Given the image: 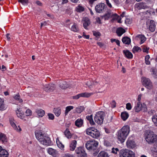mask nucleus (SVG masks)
<instances>
[{"mask_svg":"<svg viewBox=\"0 0 157 157\" xmlns=\"http://www.w3.org/2000/svg\"><path fill=\"white\" fill-rule=\"evenodd\" d=\"M130 132V127L128 125L123 126L117 132V139L121 143H123Z\"/></svg>","mask_w":157,"mask_h":157,"instance_id":"nucleus-1","label":"nucleus"},{"mask_svg":"<svg viewBox=\"0 0 157 157\" xmlns=\"http://www.w3.org/2000/svg\"><path fill=\"white\" fill-rule=\"evenodd\" d=\"M144 136L146 141L149 144L153 143L157 141V135L152 131H147Z\"/></svg>","mask_w":157,"mask_h":157,"instance_id":"nucleus-2","label":"nucleus"},{"mask_svg":"<svg viewBox=\"0 0 157 157\" xmlns=\"http://www.w3.org/2000/svg\"><path fill=\"white\" fill-rule=\"evenodd\" d=\"M86 133L87 135L95 139L98 138L100 135L99 131L97 129L93 127L87 128L86 130Z\"/></svg>","mask_w":157,"mask_h":157,"instance_id":"nucleus-3","label":"nucleus"},{"mask_svg":"<svg viewBox=\"0 0 157 157\" xmlns=\"http://www.w3.org/2000/svg\"><path fill=\"white\" fill-rule=\"evenodd\" d=\"M98 144L97 141L93 140L87 141L85 144V146L87 149L94 151L97 149Z\"/></svg>","mask_w":157,"mask_h":157,"instance_id":"nucleus-4","label":"nucleus"},{"mask_svg":"<svg viewBox=\"0 0 157 157\" xmlns=\"http://www.w3.org/2000/svg\"><path fill=\"white\" fill-rule=\"evenodd\" d=\"M119 155V157H135L134 152L127 149L121 150Z\"/></svg>","mask_w":157,"mask_h":157,"instance_id":"nucleus-5","label":"nucleus"},{"mask_svg":"<svg viewBox=\"0 0 157 157\" xmlns=\"http://www.w3.org/2000/svg\"><path fill=\"white\" fill-rule=\"evenodd\" d=\"M141 80L142 85L147 89L151 90L153 89V84L149 78L143 77L141 78Z\"/></svg>","mask_w":157,"mask_h":157,"instance_id":"nucleus-6","label":"nucleus"},{"mask_svg":"<svg viewBox=\"0 0 157 157\" xmlns=\"http://www.w3.org/2000/svg\"><path fill=\"white\" fill-rule=\"evenodd\" d=\"M104 116L105 113L103 112H98L96 113L94 118L95 122L98 124L101 125L103 123Z\"/></svg>","mask_w":157,"mask_h":157,"instance_id":"nucleus-7","label":"nucleus"},{"mask_svg":"<svg viewBox=\"0 0 157 157\" xmlns=\"http://www.w3.org/2000/svg\"><path fill=\"white\" fill-rule=\"evenodd\" d=\"M143 109L144 111H145L147 109V106L144 103H143L142 104L139 102L136 103L134 108V110L135 112L138 113Z\"/></svg>","mask_w":157,"mask_h":157,"instance_id":"nucleus-8","label":"nucleus"},{"mask_svg":"<svg viewBox=\"0 0 157 157\" xmlns=\"http://www.w3.org/2000/svg\"><path fill=\"white\" fill-rule=\"evenodd\" d=\"M37 140L40 144L45 145H49L51 143L50 139L48 136L45 135L43 138H40L37 136Z\"/></svg>","mask_w":157,"mask_h":157,"instance_id":"nucleus-9","label":"nucleus"},{"mask_svg":"<svg viewBox=\"0 0 157 157\" xmlns=\"http://www.w3.org/2000/svg\"><path fill=\"white\" fill-rule=\"evenodd\" d=\"M75 153L78 157H86L87 154L84 148L81 147H77L75 150Z\"/></svg>","mask_w":157,"mask_h":157,"instance_id":"nucleus-10","label":"nucleus"},{"mask_svg":"<svg viewBox=\"0 0 157 157\" xmlns=\"http://www.w3.org/2000/svg\"><path fill=\"white\" fill-rule=\"evenodd\" d=\"M126 145L127 148L131 149L135 148L136 146L134 141L130 138H128L127 140Z\"/></svg>","mask_w":157,"mask_h":157,"instance_id":"nucleus-11","label":"nucleus"},{"mask_svg":"<svg viewBox=\"0 0 157 157\" xmlns=\"http://www.w3.org/2000/svg\"><path fill=\"white\" fill-rule=\"evenodd\" d=\"M146 26L147 28H149L151 31L153 32L155 31V22L153 20L147 21Z\"/></svg>","mask_w":157,"mask_h":157,"instance_id":"nucleus-12","label":"nucleus"},{"mask_svg":"<svg viewBox=\"0 0 157 157\" xmlns=\"http://www.w3.org/2000/svg\"><path fill=\"white\" fill-rule=\"evenodd\" d=\"M25 109L26 108H20L18 109L16 111V113L17 117L21 119H23L25 117V114L24 113V110L23 111L24 109Z\"/></svg>","mask_w":157,"mask_h":157,"instance_id":"nucleus-13","label":"nucleus"},{"mask_svg":"<svg viewBox=\"0 0 157 157\" xmlns=\"http://www.w3.org/2000/svg\"><path fill=\"white\" fill-rule=\"evenodd\" d=\"M135 8L138 10L145 9L148 8L146 4L144 2H140L137 3L135 4Z\"/></svg>","mask_w":157,"mask_h":157,"instance_id":"nucleus-14","label":"nucleus"},{"mask_svg":"<svg viewBox=\"0 0 157 157\" xmlns=\"http://www.w3.org/2000/svg\"><path fill=\"white\" fill-rule=\"evenodd\" d=\"M135 40L137 41H140V44L143 43L146 40L145 36L143 35H139L136 36L135 37Z\"/></svg>","mask_w":157,"mask_h":157,"instance_id":"nucleus-15","label":"nucleus"},{"mask_svg":"<svg viewBox=\"0 0 157 157\" xmlns=\"http://www.w3.org/2000/svg\"><path fill=\"white\" fill-rule=\"evenodd\" d=\"M105 4L103 3H100L95 7L96 11L98 13L101 12L104 9Z\"/></svg>","mask_w":157,"mask_h":157,"instance_id":"nucleus-16","label":"nucleus"},{"mask_svg":"<svg viewBox=\"0 0 157 157\" xmlns=\"http://www.w3.org/2000/svg\"><path fill=\"white\" fill-rule=\"evenodd\" d=\"M10 122L11 125L13 127L15 130H16L17 132H20L21 131V129L19 126H18L17 127L16 125L14 122V120L13 118H11L10 120Z\"/></svg>","mask_w":157,"mask_h":157,"instance_id":"nucleus-17","label":"nucleus"},{"mask_svg":"<svg viewBox=\"0 0 157 157\" xmlns=\"http://www.w3.org/2000/svg\"><path fill=\"white\" fill-rule=\"evenodd\" d=\"M55 88V85L52 83L46 85L44 86V89L45 91H52Z\"/></svg>","mask_w":157,"mask_h":157,"instance_id":"nucleus-18","label":"nucleus"},{"mask_svg":"<svg viewBox=\"0 0 157 157\" xmlns=\"http://www.w3.org/2000/svg\"><path fill=\"white\" fill-rule=\"evenodd\" d=\"M82 22L83 23V25L84 27L86 29H87V27L90 24V22L89 19L87 17H85L83 18Z\"/></svg>","mask_w":157,"mask_h":157,"instance_id":"nucleus-19","label":"nucleus"},{"mask_svg":"<svg viewBox=\"0 0 157 157\" xmlns=\"http://www.w3.org/2000/svg\"><path fill=\"white\" fill-rule=\"evenodd\" d=\"M7 106L5 104L3 99L0 98V110L4 111L7 108Z\"/></svg>","mask_w":157,"mask_h":157,"instance_id":"nucleus-20","label":"nucleus"},{"mask_svg":"<svg viewBox=\"0 0 157 157\" xmlns=\"http://www.w3.org/2000/svg\"><path fill=\"white\" fill-rule=\"evenodd\" d=\"M111 18H112V20L114 21L116 20L118 23H121V17L118 16L116 13H112V16Z\"/></svg>","mask_w":157,"mask_h":157,"instance_id":"nucleus-21","label":"nucleus"},{"mask_svg":"<svg viewBox=\"0 0 157 157\" xmlns=\"http://www.w3.org/2000/svg\"><path fill=\"white\" fill-rule=\"evenodd\" d=\"M8 155V152L0 146V157H7Z\"/></svg>","mask_w":157,"mask_h":157,"instance_id":"nucleus-22","label":"nucleus"},{"mask_svg":"<svg viewBox=\"0 0 157 157\" xmlns=\"http://www.w3.org/2000/svg\"><path fill=\"white\" fill-rule=\"evenodd\" d=\"M77 141L76 140L71 141L70 143V149L71 151H73L77 145Z\"/></svg>","mask_w":157,"mask_h":157,"instance_id":"nucleus-23","label":"nucleus"},{"mask_svg":"<svg viewBox=\"0 0 157 157\" xmlns=\"http://www.w3.org/2000/svg\"><path fill=\"white\" fill-rule=\"evenodd\" d=\"M123 53L125 57L128 59H131L132 58V54L127 50H124L123 51Z\"/></svg>","mask_w":157,"mask_h":157,"instance_id":"nucleus-24","label":"nucleus"},{"mask_svg":"<svg viewBox=\"0 0 157 157\" xmlns=\"http://www.w3.org/2000/svg\"><path fill=\"white\" fill-rule=\"evenodd\" d=\"M59 87L63 89H65L69 87L68 84L65 81H61L59 82Z\"/></svg>","mask_w":157,"mask_h":157,"instance_id":"nucleus-25","label":"nucleus"},{"mask_svg":"<svg viewBox=\"0 0 157 157\" xmlns=\"http://www.w3.org/2000/svg\"><path fill=\"white\" fill-rule=\"evenodd\" d=\"M129 114L126 112H123L121 113V117L124 121H126L129 117Z\"/></svg>","mask_w":157,"mask_h":157,"instance_id":"nucleus-26","label":"nucleus"},{"mask_svg":"<svg viewBox=\"0 0 157 157\" xmlns=\"http://www.w3.org/2000/svg\"><path fill=\"white\" fill-rule=\"evenodd\" d=\"M125 32V30L122 28H119L116 30V33L118 36H121L122 34Z\"/></svg>","mask_w":157,"mask_h":157,"instance_id":"nucleus-27","label":"nucleus"},{"mask_svg":"<svg viewBox=\"0 0 157 157\" xmlns=\"http://www.w3.org/2000/svg\"><path fill=\"white\" fill-rule=\"evenodd\" d=\"M53 112L55 115L57 117H59L61 113V109L60 107L55 108L53 110Z\"/></svg>","mask_w":157,"mask_h":157,"instance_id":"nucleus-28","label":"nucleus"},{"mask_svg":"<svg viewBox=\"0 0 157 157\" xmlns=\"http://www.w3.org/2000/svg\"><path fill=\"white\" fill-rule=\"evenodd\" d=\"M122 40L123 43L128 45L130 44L131 41L130 39L127 36L123 37Z\"/></svg>","mask_w":157,"mask_h":157,"instance_id":"nucleus-29","label":"nucleus"},{"mask_svg":"<svg viewBox=\"0 0 157 157\" xmlns=\"http://www.w3.org/2000/svg\"><path fill=\"white\" fill-rule=\"evenodd\" d=\"M36 112L37 113V115L40 117L43 116L45 114L44 111L41 109H37L36 110Z\"/></svg>","mask_w":157,"mask_h":157,"instance_id":"nucleus-30","label":"nucleus"},{"mask_svg":"<svg viewBox=\"0 0 157 157\" xmlns=\"http://www.w3.org/2000/svg\"><path fill=\"white\" fill-rule=\"evenodd\" d=\"M83 121L81 119H78L75 121V125L76 126L80 127L83 124Z\"/></svg>","mask_w":157,"mask_h":157,"instance_id":"nucleus-31","label":"nucleus"},{"mask_svg":"<svg viewBox=\"0 0 157 157\" xmlns=\"http://www.w3.org/2000/svg\"><path fill=\"white\" fill-rule=\"evenodd\" d=\"M71 30L74 32H77L79 31V28L77 24L74 23L71 28Z\"/></svg>","mask_w":157,"mask_h":157,"instance_id":"nucleus-32","label":"nucleus"},{"mask_svg":"<svg viewBox=\"0 0 157 157\" xmlns=\"http://www.w3.org/2000/svg\"><path fill=\"white\" fill-rule=\"evenodd\" d=\"M141 51V48L137 46H134L132 49V52L133 53L140 52Z\"/></svg>","mask_w":157,"mask_h":157,"instance_id":"nucleus-33","label":"nucleus"},{"mask_svg":"<svg viewBox=\"0 0 157 157\" xmlns=\"http://www.w3.org/2000/svg\"><path fill=\"white\" fill-rule=\"evenodd\" d=\"M48 152L50 155L54 156L56 153V151L51 148H49L47 150Z\"/></svg>","mask_w":157,"mask_h":157,"instance_id":"nucleus-34","label":"nucleus"},{"mask_svg":"<svg viewBox=\"0 0 157 157\" xmlns=\"http://www.w3.org/2000/svg\"><path fill=\"white\" fill-rule=\"evenodd\" d=\"M35 136L37 140V136H38L40 137V138H43L44 136L45 135L44 133H43L42 132L40 131H36L35 132Z\"/></svg>","mask_w":157,"mask_h":157,"instance_id":"nucleus-35","label":"nucleus"},{"mask_svg":"<svg viewBox=\"0 0 157 157\" xmlns=\"http://www.w3.org/2000/svg\"><path fill=\"white\" fill-rule=\"evenodd\" d=\"M74 107L72 106H68L66 108V109L64 113L65 115L67 116L68 113L72 109H73Z\"/></svg>","mask_w":157,"mask_h":157,"instance_id":"nucleus-36","label":"nucleus"},{"mask_svg":"<svg viewBox=\"0 0 157 157\" xmlns=\"http://www.w3.org/2000/svg\"><path fill=\"white\" fill-rule=\"evenodd\" d=\"M98 157H108V155L106 152L101 151L98 155Z\"/></svg>","mask_w":157,"mask_h":157,"instance_id":"nucleus-37","label":"nucleus"},{"mask_svg":"<svg viewBox=\"0 0 157 157\" xmlns=\"http://www.w3.org/2000/svg\"><path fill=\"white\" fill-rule=\"evenodd\" d=\"M112 16V13L110 12H108L105 13L102 16L105 20H108L109 18H111Z\"/></svg>","mask_w":157,"mask_h":157,"instance_id":"nucleus-38","label":"nucleus"},{"mask_svg":"<svg viewBox=\"0 0 157 157\" xmlns=\"http://www.w3.org/2000/svg\"><path fill=\"white\" fill-rule=\"evenodd\" d=\"M84 109L83 106H80L77 107L75 110V112L77 113H81Z\"/></svg>","mask_w":157,"mask_h":157,"instance_id":"nucleus-39","label":"nucleus"},{"mask_svg":"<svg viewBox=\"0 0 157 157\" xmlns=\"http://www.w3.org/2000/svg\"><path fill=\"white\" fill-rule=\"evenodd\" d=\"M143 52L147 53H148L149 48L145 45H143L141 46Z\"/></svg>","mask_w":157,"mask_h":157,"instance_id":"nucleus-40","label":"nucleus"},{"mask_svg":"<svg viewBox=\"0 0 157 157\" xmlns=\"http://www.w3.org/2000/svg\"><path fill=\"white\" fill-rule=\"evenodd\" d=\"M81 97L88 98L93 94L87 92L80 94Z\"/></svg>","mask_w":157,"mask_h":157,"instance_id":"nucleus-41","label":"nucleus"},{"mask_svg":"<svg viewBox=\"0 0 157 157\" xmlns=\"http://www.w3.org/2000/svg\"><path fill=\"white\" fill-rule=\"evenodd\" d=\"M75 9L77 12H81L84 10V8L80 5L76 7Z\"/></svg>","mask_w":157,"mask_h":157,"instance_id":"nucleus-42","label":"nucleus"},{"mask_svg":"<svg viewBox=\"0 0 157 157\" xmlns=\"http://www.w3.org/2000/svg\"><path fill=\"white\" fill-rule=\"evenodd\" d=\"M150 56L149 55H147L145 56V63L147 65H149L150 64Z\"/></svg>","mask_w":157,"mask_h":157,"instance_id":"nucleus-43","label":"nucleus"},{"mask_svg":"<svg viewBox=\"0 0 157 157\" xmlns=\"http://www.w3.org/2000/svg\"><path fill=\"white\" fill-rule=\"evenodd\" d=\"M65 135L68 138H70L71 137V134L68 129H67L65 131Z\"/></svg>","mask_w":157,"mask_h":157,"instance_id":"nucleus-44","label":"nucleus"},{"mask_svg":"<svg viewBox=\"0 0 157 157\" xmlns=\"http://www.w3.org/2000/svg\"><path fill=\"white\" fill-rule=\"evenodd\" d=\"M56 143L58 147L60 149H62L64 147V145L60 142L59 140L57 139Z\"/></svg>","mask_w":157,"mask_h":157,"instance_id":"nucleus-45","label":"nucleus"},{"mask_svg":"<svg viewBox=\"0 0 157 157\" xmlns=\"http://www.w3.org/2000/svg\"><path fill=\"white\" fill-rule=\"evenodd\" d=\"M152 120L155 125L157 126V116L156 115L153 116L152 117Z\"/></svg>","mask_w":157,"mask_h":157,"instance_id":"nucleus-46","label":"nucleus"},{"mask_svg":"<svg viewBox=\"0 0 157 157\" xmlns=\"http://www.w3.org/2000/svg\"><path fill=\"white\" fill-rule=\"evenodd\" d=\"M0 138L2 142L6 141V135L2 133H1L0 135Z\"/></svg>","mask_w":157,"mask_h":157,"instance_id":"nucleus-47","label":"nucleus"},{"mask_svg":"<svg viewBox=\"0 0 157 157\" xmlns=\"http://www.w3.org/2000/svg\"><path fill=\"white\" fill-rule=\"evenodd\" d=\"M14 99L16 100L17 101H18L19 102H22V100L20 98V95H17L14 97Z\"/></svg>","mask_w":157,"mask_h":157,"instance_id":"nucleus-48","label":"nucleus"},{"mask_svg":"<svg viewBox=\"0 0 157 157\" xmlns=\"http://www.w3.org/2000/svg\"><path fill=\"white\" fill-rule=\"evenodd\" d=\"M18 2L24 5H27L29 2L28 0H18Z\"/></svg>","mask_w":157,"mask_h":157,"instance_id":"nucleus-49","label":"nucleus"},{"mask_svg":"<svg viewBox=\"0 0 157 157\" xmlns=\"http://www.w3.org/2000/svg\"><path fill=\"white\" fill-rule=\"evenodd\" d=\"M25 113L26 116H30L32 114V112L29 109H28L26 110V112H25Z\"/></svg>","mask_w":157,"mask_h":157,"instance_id":"nucleus-50","label":"nucleus"},{"mask_svg":"<svg viewBox=\"0 0 157 157\" xmlns=\"http://www.w3.org/2000/svg\"><path fill=\"white\" fill-rule=\"evenodd\" d=\"M105 2L106 5L108 7L110 8H113L109 0H105Z\"/></svg>","mask_w":157,"mask_h":157,"instance_id":"nucleus-51","label":"nucleus"},{"mask_svg":"<svg viewBox=\"0 0 157 157\" xmlns=\"http://www.w3.org/2000/svg\"><path fill=\"white\" fill-rule=\"evenodd\" d=\"M151 151H153V154H157V146H155L153 147Z\"/></svg>","mask_w":157,"mask_h":157,"instance_id":"nucleus-52","label":"nucleus"},{"mask_svg":"<svg viewBox=\"0 0 157 157\" xmlns=\"http://www.w3.org/2000/svg\"><path fill=\"white\" fill-rule=\"evenodd\" d=\"M132 106L131 104L129 103H127L126 105V108L128 110H130L132 109Z\"/></svg>","mask_w":157,"mask_h":157,"instance_id":"nucleus-53","label":"nucleus"},{"mask_svg":"<svg viewBox=\"0 0 157 157\" xmlns=\"http://www.w3.org/2000/svg\"><path fill=\"white\" fill-rule=\"evenodd\" d=\"M49 119L53 120L54 119V116L52 113H48V114Z\"/></svg>","mask_w":157,"mask_h":157,"instance_id":"nucleus-54","label":"nucleus"},{"mask_svg":"<svg viewBox=\"0 0 157 157\" xmlns=\"http://www.w3.org/2000/svg\"><path fill=\"white\" fill-rule=\"evenodd\" d=\"M94 35L96 37L99 36H101V33L98 32H93Z\"/></svg>","mask_w":157,"mask_h":157,"instance_id":"nucleus-55","label":"nucleus"},{"mask_svg":"<svg viewBox=\"0 0 157 157\" xmlns=\"http://www.w3.org/2000/svg\"><path fill=\"white\" fill-rule=\"evenodd\" d=\"M81 97L80 94H78L76 95L73 96V98L74 99H78Z\"/></svg>","mask_w":157,"mask_h":157,"instance_id":"nucleus-56","label":"nucleus"},{"mask_svg":"<svg viewBox=\"0 0 157 157\" xmlns=\"http://www.w3.org/2000/svg\"><path fill=\"white\" fill-rule=\"evenodd\" d=\"M119 151V150L118 148H116L115 149H113L112 151V153H114L115 154H117V152H118Z\"/></svg>","mask_w":157,"mask_h":157,"instance_id":"nucleus-57","label":"nucleus"},{"mask_svg":"<svg viewBox=\"0 0 157 157\" xmlns=\"http://www.w3.org/2000/svg\"><path fill=\"white\" fill-rule=\"evenodd\" d=\"M86 118L89 121L93 119L92 115H90V116H87L86 117Z\"/></svg>","mask_w":157,"mask_h":157,"instance_id":"nucleus-58","label":"nucleus"},{"mask_svg":"<svg viewBox=\"0 0 157 157\" xmlns=\"http://www.w3.org/2000/svg\"><path fill=\"white\" fill-rule=\"evenodd\" d=\"M142 96V95L141 94H140L138 97V98L137 99V102H140V101L141 100V98Z\"/></svg>","mask_w":157,"mask_h":157,"instance_id":"nucleus-59","label":"nucleus"},{"mask_svg":"<svg viewBox=\"0 0 157 157\" xmlns=\"http://www.w3.org/2000/svg\"><path fill=\"white\" fill-rule=\"evenodd\" d=\"M96 22L99 24H101V22L100 18L99 17H97L96 18Z\"/></svg>","mask_w":157,"mask_h":157,"instance_id":"nucleus-60","label":"nucleus"},{"mask_svg":"<svg viewBox=\"0 0 157 157\" xmlns=\"http://www.w3.org/2000/svg\"><path fill=\"white\" fill-rule=\"evenodd\" d=\"M82 36L84 37L86 39H89V35H86L84 32H83Z\"/></svg>","mask_w":157,"mask_h":157,"instance_id":"nucleus-61","label":"nucleus"},{"mask_svg":"<svg viewBox=\"0 0 157 157\" xmlns=\"http://www.w3.org/2000/svg\"><path fill=\"white\" fill-rule=\"evenodd\" d=\"M64 157H74L73 155L69 154H65Z\"/></svg>","mask_w":157,"mask_h":157,"instance_id":"nucleus-62","label":"nucleus"},{"mask_svg":"<svg viewBox=\"0 0 157 157\" xmlns=\"http://www.w3.org/2000/svg\"><path fill=\"white\" fill-rule=\"evenodd\" d=\"M91 125H94L95 124V123L94 122L93 119L89 121Z\"/></svg>","mask_w":157,"mask_h":157,"instance_id":"nucleus-63","label":"nucleus"},{"mask_svg":"<svg viewBox=\"0 0 157 157\" xmlns=\"http://www.w3.org/2000/svg\"><path fill=\"white\" fill-rule=\"evenodd\" d=\"M112 105L113 107H115L116 106V103L114 101H112Z\"/></svg>","mask_w":157,"mask_h":157,"instance_id":"nucleus-64","label":"nucleus"}]
</instances>
